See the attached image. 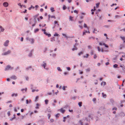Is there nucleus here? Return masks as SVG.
<instances>
[{"mask_svg": "<svg viewBox=\"0 0 125 125\" xmlns=\"http://www.w3.org/2000/svg\"><path fill=\"white\" fill-rule=\"evenodd\" d=\"M59 35V34L57 33H55L54 35V36H58Z\"/></svg>", "mask_w": 125, "mask_h": 125, "instance_id": "32", "label": "nucleus"}, {"mask_svg": "<svg viewBox=\"0 0 125 125\" xmlns=\"http://www.w3.org/2000/svg\"><path fill=\"white\" fill-rule=\"evenodd\" d=\"M39 7V6L38 5H36L35 6V7L36 8V10H37V9L36 8H38Z\"/></svg>", "mask_w": 125, "mask_h": 125, "instance_id": "47", "label": "nucleus"}, {"mask_svg": "<svg viewBox=\"0 0 125 125\" xmlns=\"http://www.w3.org/2000/svg\"><path fill=\"white\" fill-rule=\"evenodd\" d=\"M63 118V122H64L65 121V119L66 118V117H64Z\"/></svg>", "mask_w": 125, "mask_h": 125, "instance_id": "36", "label": "nucleus"}, {"mask_svg": "<svg viewBox=\"0 0 125 125\" xmlns=\"http://www.w3.org/2000/svg\"><path fill=\"white\" fill-rule=\"evenodd\" d=\"M32 7L33 6L32 5H31V7L29 8L28 9L29 10H31V9L32 8Z\"/></svg>", "mask_w": 125, "mask_h": 125, "instance_id": "41", "label": "nucleus"}, {"mask_svg": "<svg viewBox=\"0 0 125 125\" xmlns=\"http://www.w3.org/2000/svg\"><path fill=\"white\" fill-rule=\"evenodd\" d=\"M46 35L47 36L49 37H50L51 36V34H48L47 33H46Z\"/></svg>", "mask_w": 125, "mask_h": 125, "instance_id": "23", "label": "nucleus"}, {"mask_svg": "<svg viewBox=\"0 0 125 125\" xmlns=\"http://www.w3.org/2000/svg\"><path fill=\"white\" fill-rule=\"evenodd\" d=\"M11 102H12V101H8L6 103H11Z\"/></svg>", "mask_w": 125, "mask_h": 125, "instance_id": "55", "label": "nucleus"}, {"mask_svg": "<svg viewBox=\"0 0 125 125\" xmlns=\"http://www.w3.org/2000/svg\"><path fill=\"white\" fill-rule=\"evenodd\" d=\"M33 51V50H32L31 51V52H30V53L29 54V56H31V55H32V52Z\"/></svg>", "mask_w": 125, "mask_h": 125, "instance_id": "26", "label": "nucleus"}, {"mask_svg": "<svg viewBox=\"0 0 125 125\" xmlns=\"http://www.w3.org/2000/svg\"><path fill=\"white\" fill-rule=\"evenodd\" d=\"M99 44L100 45H104L106 47L108 48V45H106L105 43L103 42H100L99 43Z\"/></svg>", "mask_w": 125, "mask_h": 125, "instance_id": "6", "label": "nucleus"}, {"mask_svg": "<svg viewBox=\"0 0 125 125\" xmlns=\"http://www.w3.org/2000/svg\"><path fill=\"white\" fill-rule=\"evenodd\" d=\"M97 49L98 50V51L99 52H100L101 51V50L100 49V47H97Z\"/></svg>", "mask_w": 125, "mask_h": 125, "instance_id": "37", "label": "nucleus"}, {"mask_svg": "<svg viewBox=\"0 0 125 125\" xmlns=\"http://www.w3.org/2000/svg\"><path fill=\"white\" fill-rule=\"evenodd\" d=\"M23 37H22L21 38V42L23 41Z\"/></svg>", "mask_w": 125, "mask_h": 125, "instance_id": "58", "label": "nucleus"}, {"mask_svg": "<svg viewBox=\"0 0 125 125\" xmlns=\"http://www.w3.org/2000/svg\"><path fill=\"white\" fill-rule=\"evenodd\" d=\"M42 31H43L44 32H45L46 31V30L45 29H42Z\"/></svg>", "mask_w": 125, "mask_h": 125, "instance_id": "53", "label": "nucleus"}, {"mask_svg": "<svg viewBox=\"0 0 125 125\" xmlns=\"http://www.w3.org/2000/svg\"><path fill=\"white\" fill-rule=\"evenodd\" d=\"M103 83L104 85L106 84V83L105 82H103L101 83V85H103Z\"/></svg>", "mask_w": 125, "mask_h": 125, "instance_id": "21", "label": "nucleus"}, {"mask_svg": "<svg viewBox=\"0 0 125 125\" xmlns=\"http://www.w3.org/2000/svg\"><path fill=\"white\" fill-rule=\"evenodd\" d=\"M102 94L103 97L105 98L106 97V95L105 94H104L103 93H102Z\"/></svg>", "mask_w": 125, "mask_h": 125, "instance_id": "15", "label": "nucleus"}, {"mask_svg": "<svg viewBox=\"0 0 125 125\" xmlns=\"http://www.w3.org/2000/svg\"><path fill=\"white\" fill-rule=\"evenodd\" d=\"M93 51L92 50L91 52V55H93Z\"/></svg>", "mask_w": 125, "mask_h": 125, "instance_id": "49", "label": "nucleus"}, {"mask_svg": "<svg viewBox=\"0 0 125 125\" xmlns=\"http://www.w3.org/2000/svg\"><path fill=\"white\" fill-rule=\"evenodd\" d=\"M14 111L15 112H17V110L16 108H14Z\"/></svg>", "mask_w": 125, "mask_h": 125, "instance_id": "56", "label": "nucleus"}, {"mask_svg": "<svg viewBox=\"0 0 125 125\" xmlns=\"http://www.w3.org/2000/svg\"><path fill=\"white\" fill-rule=\"evenodd\" d=\"M57 69L59 71H62V70L61 69V68L59 67H58Z\"/></svg>", "mask_w": 125, "mask_h": 125, "instance_id": "22", "label": "nucleus"}, {"mask_svg": "<svg viewBox=\"0 0 125 125\" xmlns=\"http://www.w3.org/2000/svg\"><path fill=\"white\" fill-rule=\"evenodd\" d=\"M39 97L38 96H37L35 98V102H36L38 101Z\"/></svg>", "mask_w": 125, "mask_h": 125, "instance_id": "17", "label": "nucleus"}, {"mask_svg": "<svg viewBox=\"0 0 125 125\" xmlns=\"http://www.w3.org/2000/svg\"><path fill=\"white\" fill-rule=\"evenodd\" d=\"M60 115V114L59 113L55 115V117L56 118H58L59 117V115Z\"/></svg>", "mask_w": 125, "mask_h": 125, "instance_id": "30", "label": "nucleus"}, {"mask_svg": "<svg viewBox=\"0 0 125 125\" xmlns=\"http://www.w3.org/2000/svg\"><path fill=\"white\" fill-rule=\"evenodd\" d=\"M73 12L74 13H76L77 14L78 13V12L76 10H74Z\"/></svg>", "mask_w": 125, "mask_h": 125, "instance_id": "46", "label": "nucleus"}, {"mask_svg": "<svg viewBox=\"0 0 125 125\" xmlns=\"http://www.w3.org/2000/svg\"><path fill=\"white\" fill-rule=\"evenodd\" d=\"M27 89L26 88L25 89H21V91L23 92V91L25 90V92H26L27 90Z\"/></svg>", "mask_w": 125, "mask_h": 125, "instance_id": "20", "label": "nucleus"}, {"mask_svg": "<svg viewBox=\"0 0 125 125\" xmlns=\"http://www.w3.org/2000/svg\"><path fill=\"white\" fill-rule=\"evenodd\" d=\"M117 108L116 107H114L113 108L112 110H117Z\"/></svg>", "mask_w": 125, "mask_h": 125, "instance_id": "44", "label": "nucleus"}, {"mask_svg": "<svg viewBox=\"0 0 125 125\" xmlns=\"http://www.w3.org/2000/svg\"><path fill=\"white\" fill-rule=\"evenodd\" d=\"M82 102H80L78 103V105L80 107H81L82 106Z\"/></svg>", "mask_w": 125, "mask_h": 125, "instance_id": "19", "label": "nucleus"}, {"mask_svg": "<svg viewBox=\"0 0 125 125\" xmlns=\"http://www.w3.org/2000/svg\"><path fill=\"white\" fill-rule=\"evenodd\" d=\"M11 52V51L10 50H8L7 52H3L2 54V55H6L10 54Z\"/></svg>", "mask_w": 125, "mask_h": 125, "instance_id": "2", "label": "nucleus"}, {"mask_svg": "<svg viewBox=\"0 0 125 125\" xmlns=\"http://www.w3.org/2000/svg\"><path fill=\"white\" fill-rule=\"evenodd\" d=\"M62 35L63 36H65V37L66 38H67L68 37H67V36L65 34L63 33L62 34Z\"/></svg>", "mask_w": 125, "mask_h": 125, "instance_id": "35", "label": "nucleus"}, {"mask_svg": "<svg viewBox=\"0 0 125 125\" xmlns=\"http://www.w3.org/2000/svg\"><path fill=\"white\" fill-rule=\"evenodd\" d=\"M4 29L2 28V26H0V31H4Z\"/></svg>", "mask_w": 125, "mask_h": 125, "instance_id": "10", "label": "nucleus"}, {"mask_svg": "<svg viewBox=\"0 0 125 125\" xmlns=\"http://www.w3.org/2000/svg\"><path fill=\"white\" fill-rule=\"evenodd\" d=\"M50 121L51 122H54V119H50Z\"/></svg>", "mask_w": 125, "mask_h": 125, "instance_id": "42", "label": "nucleus"}, {"mask_svg": "<svg viewBox=\"0 0 125 125\" xmlns=\"http://www.w3.org/2000/svg\"><path fill=\"white\" fill-rule=\"evenodd\" d=\"M88 47L89 49H91L92 48L91 46L90 45L88 46Z\"/></svg>", "mask_w": 125, "mask_h": 125, "instance_id": "48", "label": "nucleus"}, {"mask_svg": "<svg viewBox=\"0 0 125 125\" xmlns=\"http://www.w3.org/2000/svg\"><path fill=\"white\" fill-rule=\"evenodd\" d=\"M100 4L99 3H97L96 4V7L97 8H98L99 7V6Z\"/></svg>", "mask_w": 125, "mask_h": 125, "instance_id": "29", "label": "nucleus"}, {"mask_svg": "<svg viewBox=\"0 0 125 125\" xmlns=\"http://www.w3.org/2000/svg\"><path fill=\"white\" fill-rule=\"evenodd\" d=\"M48 118L49 119L51 117V115L50 114H48Z\"/></svg>", "mask_w": 125, "mask_h": 125, "instance_id": "43", "label": "nucleus"}, {"mask_svg": "<svg viewBox=\"0 0 125 125\" xmlns=\"http://www.w3.org/2000/svg\"><path fill=\"white\" fill-rule=\"evenodd\" d=\"M43 10V9L42 8H41L40 9V11L41 12H42Z\"/></svg>", "mask_w": 125, "mask_h": 125, "instance_id": "64", "label": "nucleus"}, {"mask_svg": "<svg viewBox=\"0 0 125 125\" xmlns=\"http://www.w3.org/2000/svg\"><path fill=\"white\" fill-rule=\"evenodd\" d=\"M120 37L124 41V42H125V37H122L121 36Z\"/></svg>", "mask_w": 125, "mask_h": 125, "instance_id": "11", "label": "nucleus"}, {"mask_svg": "<svg viewBox=\"0 0 125 125\" xmlns=\"http://www.w3.org/2000/svg\"><path fill=\"white\" fill-rule=\"evenodd\" d=\"M68 1L69 3H70L72 1V0H68Z\"/></svg>", "mask_w": 125, "mask_h": 125, "instance_id": "62", "label": "nucleus"}, {"mask_svg": "<svg viewBox=\"0 0 125 125\" xmlns=\"http://www.w3.org/2000/svg\"><path fill=\"white\" fill-rule=\"evenodd\" d=\"M96 55L95 54H94V59H95L97 58Z\"/></svg>", "mask_w": 125, "mask_h": 125, "instance_id": "40", "label": "nucleus"}, {"mask_svg": "<svg viewBox=\"0 0 125 125\" xmlns=\"http://www.w3.org/2000/svg\"><path fill=\"white\" fill-rule=\"evenodd\" d=\"M17 95H18V94H17L14 93V94H12L11 96L12 97H13L14 96H17Z\"/></svg>", "mask_w": 125, "mask_h": 125, "instance_id": "14", "label": "nucleus"}, {"mask_svg": "<svg viewBox=\"0 0 125 125\" xmlns=\"http://www.w3.org/2000/svg\"><path fill=\"white\" fill-rule=\"evenodd\" d=\"M39 31V29H35L34 30V32H36L38 31Z\"/></svg>", "mask_w": 125, "mask_h": 125, "instance_id": "31", "label": "nucleus"}, {"mask_svg": "<svg viewBox=\"0 0 125 125\" xmlns=\"http://www.w3.org/2000/svg\"><path fill=\"white\" fill-rule=\"evenodd\" d=\"M60 111L63 114L65 111V110L63 108H62L60 109Z\"/></svg>", "mask_w": 125, "mask_h": 125, "instance_id": "7", "label": "nucleus"}, {"mask_svg": "<svg viewBox=\"0 0 125 125\" xmlns=\"http://www.w3.org/2000/svg\"><path fill=\"white\" fill-rule=\"evenodd\" d=\"M69 111L70 112H73V110H70V109H69Z\"/></svg>", "mask_w": 125, "mask_h": 125, "instance_id": "59", "label": "nucleus"}, {"mask_svg": "<svg viewBox=\"0 0 125 125\" xmlns=\"http://www.w3.org/2000/svg\"><path fill=\"white\" fill-rule=\"evenodd\" d=\"M98 32V31H97L96 29H94V30L93 31V33H96L97 32Z\"/></svg>", "mask_w": 125, "mask_h": 125, "instance_id": "13", "label": "nucleus"}, {"mask_svg": "<svg viewBox=\"0 0 125 125\" xmlns=\"http://www.w3.org/2000/svg\"><path fill=\"white\" fill-rule=\"evenodd\" d=\"M8 114L9 116L10 115V112H8Z\"/></svg>", "mask_w": 125, "mask_h": 125, "instance_id": "61", "label": "nucleus"}, {"mask_svg": "<svg viewBox=\"0 0 125 125\" xmlns=\"http://www.w3.org/2000/svg\"><path fill=\"white\" fill-rule=\"evenodd\" d=\"M13 69V67H11L10 65H7L5 68V71H7L10 70H12Z\"/></svg>", "mask_w": 125, "mask_h": 125, "instance_id": "1", "label": "nucleus"}, {"mask_svg": "<svg viewBox=\"0 0 125 125\" xmlns=\"http://www.w3.org/2000/svg\"><path fill=\"white\" fill-rule=\"evenodd\" d=\"M11 78L15 80L17 79V77L15 75H13L11 77Z\"/></svg>", "mask_w": 125, "mask_h": 125, "instance_id": "12", "label": "nucleus"}, {"mask_svg": "<svg viewBox=\"0 0 125 125\" xmlns=\"http://www.w3.org/2000/svg\"><path fill=\"white\" fill-rule=\"evenodd\" d=\"M50 10L52 12H53L55 11L54 8L53 7H51L50 8Z\"/></svg>", "mask_w": 125, "mask_h": 125, "instance_id": "16", "label": "nucleus"}, {"mask_svg": "<svg viewBox=\"0 0 125 125\" xmlns=\"http://www.w3.org/2000/svg\"><path fill=\"white\" fill-rule=\"evenodd\" d=\"M48 100L47 99L46 100H45V104H48Z\"/></svg>", "mask_w": 125, "mask_h": 125, "instance_id": "18", "label": "nucleus"}, {"mask_svg": "<svg viewBox=\"0 0 125 125\" xmlns=\"http://www.w3.org/2000/svg\"><path fill=\"white\" fill-rule=\"evenodd\" d=\"M90 68H88L86 69V72H89L90 71Z\"/></svg>", "mask_w": 125, "mask_h": 125, "instance_id": "24", "label": "nucleus"}, {"mask_svg": "<svg viewBox=\"0 0 125 125\" xmlns=\"http://www.w3.org/2000/svg\"><path fill=\"white\" fill-rule=\"evenodd\" d=\"M78 49V48L77 47H76V46L75 45H74L73 46V48H72V50L73 51H74L75 50H77Z\"/></svg>", "mask_w": 125, "mask_h": 125, "instance_id": "9", "label": "nucleus"}, {"mask_svg": "<svg viewBox=\"0 0 125 125\" xmlns=\"http://www.w3.org/2000/svg\"><path fill=\"white\" fill-rule=\"evenodd\" d=\"M66 8V6L65 5H63L62 8L64 10H65Z\"/></svg>", "mask_w": 125, "mask_h": 125, "instance_id": "27", "label": "nucleus"}, {"mask_svg": "<svg viewBox=\"0 0 125 125\" xmlns=\"http://www.w3.org/2000/svg\"><path fill=\"white\" fill-rule=\"evenodd\" d=\"M117 5L116 4V3H115V4H113L112 5H111V6L112 7L114 5Z\"/></svg>", "mask_w": 125, "mask_h": 125, "instance_id": "51", "label": "nucleus"}, {"mask_svg": "<svg viewBox=\"0 0 125 125\" xmlns=\"http://www.w3.org/2000/svg\"><path fill=\"white\" fill-rule=\"evenodd\" d=\"M43 64L42 65V66L43 67L44 69H46V70H48V68H45V66L47 65V64L46 62H43Z\"/></svg>", "mask_w": 125, "mask_h": 125, "instance_id": "3", "label": "nucleus"}, {"mask_svg": "<svg viewBox=\"0 0 125 125\" xmlns=\"http://www.w3.org/2000/svg\"><path fill=\"white\" fill-rule=\"evenodd\" d=\"M97 16H98V17L99 18V19L100 20H101V19H102V17L101 16L99 17L98 16V15H97Z\"/></svg>", "mask_w": 125, "mask_h": 125, "instance_id": "52", "label": "nucleus"}, {"mask_svg": "<svg viewBox=\"0 0 125 125\" xmlns=\"http://www.w3.org/2000/svg\"><path fill=\"white\" fill-rule=\"evenodd\" d=\"M18 5L19 6H20L21 8L22 7V5H21V3H18Z\"/></svg>", "mask_w": 125, "mask_h": 125, "instance_id": "50", "label": "nucleus"}, {"mask_svg": "<svg viewBox=\"0 0 125 125\" xmlns=\"http://www.w3.org/2000/svg\"><path fill=\"white\" fill-rule=\"evenodd\" d=\"M27 10L26 9H25L24 10V11L23 12L24 13H25L27 12Z\"/></svg>", "mask_w": 125, "mask_h": 125, "instance_id": "54", "label": "nucleus"}, {"mask_svg": "<svg viewBox=\"0 0 125 125\" xmlns=\"http://www.w3.org/2000/svg\"><path fill=\"white\" fill-rule=\"evenodd\" d=\"M83 52H81L80 53H79L78 55L79 56H80L81 55L83 54Z\"/></svg>", "mask_w": 125, "mask_h": 125, "instance_id": "39", "label": "nucleus"}, {"mask_svg": "<svg viewBox=\"0 0 125 125\" xmlns=\"http://www.w3.org/2000/svg\"><path fill=\"white\" fill-rule=\"evenodd\" d=\"M3 5L5 7H7L8 6V3L7 2H4L3 3Z\"/></svg>", "mask_w": 125, "mask_h": 125, "instance_id": "8", "label": "nucleus"}, {"mask_svg": "<svg viewBox=\"0 0 125 125\" xmlns=\"http://www.w3.org/2000/svg\"><path fill=\"white\" fill-rule=\"evenodd\" d=\"M84 27H85L87 28L88 29V28L87 27V25L85 23L84 24Z\"/></svg>", "mask_w": 125, "mask_h": 125, "instance_id": "34", "label": "nucleus"}, {"mask_svg": "<svg viewBox=\"0 0 125 125\" xmlns=\"http://www.w3.org/2000/svg\"><path fill=\"white\" fill-rule=\"evenodd\" d=\"M89 56V55L88 54H86V56H83V57L84 58H87Z\"/></svg>", "mask_w": 125, "mask_h": 125, "instance_id": "25", "label": "nucleus"}, {"mask_svg": "<svg viewBox=\"0 0 125 125\" xmlns=\"http://www.w3.org/2000/svg\"><path fill=\"white\" fill-rule=\"evenodd\" d=\"M68 74V73L67 72H65L64 73V74L65 75H66Z\"/></svg>", "mask_w": 125, "mask_h": 125, "instance_id": "60", "label": "nucleus"}, {"mask_svg": "<svg viewBox=\"0 0 125 125\" xmlns=\"http://www.w3.org/2000/svg\"><path fill=\"white\" fill-rule=\"evenodd\" d=\"M117 66L118 65L115 64L114 65L113 67L114 68H116L117 67Z\"/></svg>", "mask_w": 125, "mask_h": 125, "instance_id": "28", "label": "nucleus"}, {"mask_svg": "<svg viewBox=\"0 0 125 125\" xmlns=\"http://www.w3.org/2000/svg\"><path fill=\"white\" fill-rule=\"evenodd\" d=\"M62 89L64 90H65V87L64 86H63L62 87Z\"/></svg>", "mask_w": 125, "mask_h": 125, "instance_id": "57", "label": "nucleus"}, {"mask_svg": "<svg viewBox=\"0 0 125 125\" xmlns=\"http://www.w3.org/2000/svg\"><path fill=\"white\" fill-rule=\"evenodd\" d=\"M79 26L81 29H82L83 28V27L81 25H79Z\"/></svg>", "mask_w": 125, "mask_h": 125, "instance_id": "63", "label": "nucleus"}, {"mask_svg": "<svg viewBox=\"0 0 125 125\" xmlns=\"http://www.w3.org/2000/svg\"><path fill=\"white\" fill-rule=\"evenodd\" d=\"M26 39L27 40H29V41L31 42L32 44H33L34 42V39L33 38L30 39L28 38H27Z\"/></svg>", "mask_w": 125, "mask_h": 125, "instance_id": "4", "label": "nucleus"}, {"mask_svg": "<svg viewBox=\"0 0 125 125\" xmlns=\"http://www.w3.org/2000/svg\"><path fill=\"white\" fill-rule=\"evenodd\" d=\"M73 17H72L71 16H70L69 18L70 20H71L72 21H73Z\"/></svg>", "mask_w": 125, "mask_h": 125, "instance_id": "33", "label": "nucleus"}, {"mask_svg": "<svg viewBox=\"0 0 125 125\" xmlns=\"http://www.w3.org/2000/svg\"><path fill=\"white\" fill-rule=\"evenodd\" d=\"M39 104H37V106L36 107V109H39V108L38 106Z\"/></svg>", "mask_w": 125, "mask_h": 125, "instance_id": "38", "label": "nucleus"}, {"mask_svg": "<svg viewBox=\"0 0 125 125\" xmlns=\"http://www.w3.org/2000/svg\"><path fill=\"white\" fill-rule=\"evenodd\" d=\"M66 69L68 70L69 71L71 69L69 67H67Z\"/></svg>", "mask_w": 125, "mask_h": 125, "instance_id": "45", "label": "nucleus"}, {"mask_svg": "<svg viewBox=\"0 0 125 125\" xmlns=\"http://www.w3.org/2000/svg\"><path fill=\"white\" fill-rule=\"evenodd\" d=\"M9 41L8 40H6L5 42L4 43V45L5 46H7L8 45V44L9 42Z\"/></svg>", "mask_w": 125, "mask_h": 125, "instance_id": "5", "label": "nucleus"}]
</instances>
